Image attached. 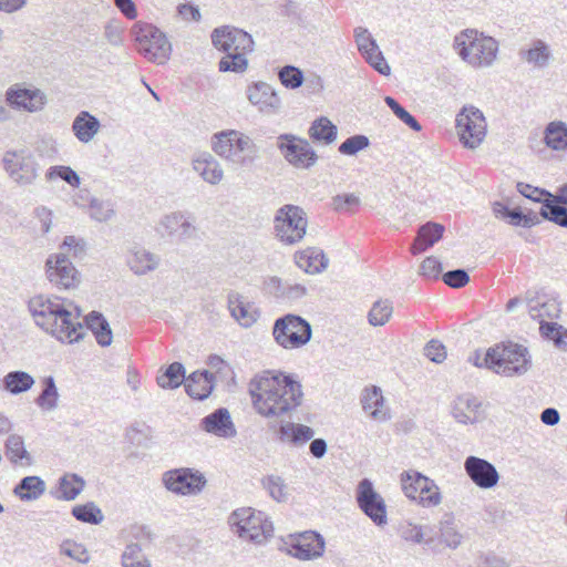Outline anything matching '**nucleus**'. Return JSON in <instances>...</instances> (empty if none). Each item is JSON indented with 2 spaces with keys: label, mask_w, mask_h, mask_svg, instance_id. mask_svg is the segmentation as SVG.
Listing matches in <instances>:
<instances>
[{
  "label": "nucleus",
  "mask_w": 567,
  "mask_h": 567,
  "mask_svg": "<svg viewBox=\"0 0 567 567\" xmlns=\"http://www.w3.org/2000/svg\"><path fill=\"white\" fill-rule=\"evenodd\" d=\"M61 553L68 557L75 559L79 563L85 564L89 561L90 556L87 550L83 547V545L73 543V542H64L61 545Z\"/></svg>",
  "instance_id": "obj_63"
},
{
  "label": "nucleus",
  "mask_w": 567,
  "mask_h": 567,
  "mask_svg": "<svg viewBox=\"0 0 567 567\" xmlns=\"http://www.w3.org/2000/svg\"><path fill=\"white\" fill-rule=\"evenodd\" d=\"M199 425L203 431L224 439L234 437L237 433L230 413L226 408H219L203 417Z\"/></svg>",
  "instance_id": "obj_24"
},
{
  "label": "nucleus",
  "mask_w": 567,
  "mask_h": 567,
  "mask_svg": "<svg viewBox=\"0 0 567 567\" xmlns=\"http://www.w3.org/2000/svg\"><path fill=\"white\" fill-rule=\"evenodd\" d=\"M455 127L461 144L476 150L485 140L487 123L483 112L474 105H464L455 117Z\"/></svg>",
  "instance_id": "obj_7"
},
{
  "label": "nucleus",
  "mask_w": 567,
  "mask_h": 567,
  "mask_svg": "<svg viewBox=\"0 0 567 567\" xmlns=\"http://www.w3.org/2000/svg\"><path fill=\"white\" fill-rule=\"evenodd\" d=\"M261 484L272 499L277 502H286L288 499L287 486L280 476H266L262 478Z\"/></svg>",
  "instance_id": "obj_49"
},
{
  "label": "nucleus",
  "mask_w": 567,
  "mask_h": 567,
  "mask_svg": "<svg viewBox=\"0 0 567 567\" xmlns=\"http://www.w3.org/2000/svg\"><path fill=\"white\" fill-rule=\"evenodd\" d=\"M474 364L504 377L523 375L530 368V355L520 344L501 343L489 348L483 359L476 355Z\"/></svg>",
  "instance_id": "obj_4"
},
{
  "label": "nucleus",
  "mask_w": 567,
  "mask_h": 567,
  "mask_svg": "<svg viewBox=\"0 0 567 567\" xmlns=\"http://www.w3.org/2000/svg\"><path fill=\"white\" fill-rule=\"evenodd\" d=\"M137 51L150 62L165 64L172 53L167 37L153 24H141L136 29Z\"/></svg>",
  "instance_id": "obj_9"
},
{
  "label": "nucleus",
  "mask_w": 567,
  "mask_h": 567,
  "mask_svg": "<svg viewBox=\"0 0 567 567\" xmlns=\"http://www.w3.org/2000/svg\"><path fill=\"white\" fill-rule=\"evenodd\" d=\"M205 476L193 468L181 467L163 474V484L172 493L179 495H194L203 491L206 485Z\"/></svg>",
  "instance_id": "obj_14"
},
{
  "label": "nucleus",
  "mask_w": 567,
  "mask_h": 567,
  "mask_svg": "<svg viewBox=\"0 0 567 567\" xmlns=\"http://www.w3.org/2000/svg\"><path fill=\"white\" fill-rule=\"evenodd\" d=\"M393 308L390 301L379 300L373 303L372 308L368 313L369 323L378 327L385 324L391 318Z\"/></svg>",
  "instance_id": "obj_48"
},
{
  "label": "nucleus",
  "mask_w": 567,
  "mask_h": 567,
  "mask_svg": "<svg viewBox=\"0 0 567 567\" xmlns=\"http://www.w3.org/2000/svg\"><path fill=\"white\" fill-rule=\"evenodd\" d=\"M84 487V481L76 474L64 475L60 480L59 492L61 498L66 501L75 499Z\"/></svg>",
  "instance_id": "obj_45"
},
{
  "label": "nucleus",
  "mask_w": 567,
  "mask_h": 567,
  "mask_svg": "<svg viewBox=\"0 0 567 567\" xmlns=\"http://www.w3.org/2000/svg\"><path fill=\"white\" fill-rule=\"evenodd\" d=\"M539 215L544 219L567 228V207L547 204L546 208H540Z\"/></svg>",
  "instance_id": "obj_57"
},
{
  "label": "nucleus",
  "mask_w": 567,
  "mask_h": 567,
  "mask_svg": "<svg viewBox=\"0 0 567 567\" xmlns=\"http://www.w3.org/2000/svg\"><path fill=\"white\" fill-rule=\"evenodd\" d=\"M424 354L435 363H441L446 359L444 344L435 339H432L426 343Z\"/></svg>",
  "instance_id": "obj_64"
},
{
  "label": "nucleus",
  "mask_w": 567,
  "mask_h": 567,
  "mask_svg": "<svg viewBox=\"0 0 567 567\" xmlns=\"http://www.w3.org/2000/svg\"><path fill=\"white\" fill-rule=\"evenodd\" d=\"M527 311L534 320L545 321L546 317L551 318L557 312V305L555 302H539L530 300L527 302Z\"/></svg>",
  "instance_id": "obj_55"
},
{
  "label": "nucleus",
  "mask_w": 567,
  "mask_h": 567,
  "mask_svg": "<svg viewBox=\"0 0 567 567\" xmlns=\"http://www.w3.org/2000/svg\"><path fill=\"white\" fill-rule=\"evenodd\" d=\"M100 121L86 111H81L72 123V132L81 143H90L99 133Z\"/></svg>",
  "instance_id": "obj_32"
},
{
  "label": "nucleus",
  "mask_w": 567,
  "mask_h": 567,
  "mask_svg": "<svg viewBox=\"0 0 567 567\" xmlns=\"http://www.w3.org/2000/svg\"><path fill=\"white\" fill-rule=\"evenodd\" d=\"M280 439L288 441L293 445H302L315 436V431L303 424L288 422L279 429Z\"/></svg>",
  "instance_id": "obj_36"
},
{
  "label": "nucleus",
  "mask_w": 567,
  "mask_h": 567,
  "mask_svg": "<svg viewBox=\"0 0 567 567\" xmlns=\"http://www.w3.org/2000/svg\"><path fill=\"white\" fill-rule=\"evenodd\" d=\"M192 168L209 185H218L224 178L220 163L208 152H199L192 158Z\"/></svg>",
  "instance_id": "obj_25"
},
{
  "label": "nucleus",
  "mask_w": 567,
  "mask_h": 567,
  "mask_svg": "<svg viewBox=\"0 0 567 567\" xmlns=\"http://www.w3.org/2000/svg\"><path fill=\"white\" fill-rule=\"evenodd\" d=\"M307 226V214L300 206L287 204L276 212L275 235L285 245L299 243L306 235Z\"/></svg>",
  "instance_id": "obj_6"
},
{
  "label": "nucleus",
  "mask_w": 567,
  "mask_h": 567,
  "mask_svg": "<svg viewBox=\"0 0 567 567\" xmlns=\"http://www.w3.org/2000/svg\"><path fill=\"white\" fill-rule=\"evenodd\" d=\"M213 374L207 371L193 372L185 383L187 394L195 400H205L213 391Z\"/></svg>",
  "instance_id": "obj_35"
},
{
  "label": "nucleus",
  "mask_w": 567,
  "mask_h": 567,
  "mask_svg": "<svg viewBox=\"0 0 567 567\" xmlns=\"http://www.w3.org/2000/svg\"><path fill=\"white\" fill-rule=\"evenodd\" d=\"M47 179L52 181L61 178L72 187H78L81 184V178L78 173L69 166H52L45 174Z\"/></svg>",
  "instance_id": "obj_54"
},
{
  "label": "nucleus",
  "mask_w": 567,
  "mask_h": 567,
  "mask_svg": "<svg viewBox=\"0 0 567 567\" xmlns=\"http://www.w3.org/2000/svg\"><path fill=\"white\" fill-rule=\"evenodd\" d=\"M6 456L14 464L19 461L27 460L30 463V455L24 447L22 436L11 434L6 441Z\"/></svg>",
  "instance_id": "obj_47"
},
{
  "label": "nucleus",
  "mask_w": 567,
  "mask_h": 567,
  "mask_svg": "<svg viewBox=\"0 0 567 567\" xmlns=\"http://www.w3.org/2000/svg\"><path fill=\"white\" fill-rule=\"evenodd\" d=\"M47 277L58 289H72L80 284V274L63 254L50 255L45 261Z\"/></svg>",
  "instance_id": "obj_16"
},
{
  "label": "nucleus",
  "mask_w": 567,
  "mask_h": 567,
  "mask_svg": "<svg viewBox=\"0 0 567 567\" xmlns=\"http://www.w3.org/2000/svg\"><path fill=\"white\" fill-rule=\"evenodd\" d=\"M229 524L238 536L245 540L260 543L271 532V523L264 513L250 507L238 508L229 516Z\"/></svg>",
  "instance_id": "obj_10"
},
{
  "label": "nucleus",
  "mask_w": 567,
  "mask_h": 567,
  "mask_svg": "<svg viewBox=\"0 0 567 567\" xmlns=\"http://www.w3.org/2000/svg\"><path fill=\"white\" fill-rule=\"evenodd\" d=\"M464 468L472 482L481 488H492L498 483L496 467L484 458L468 456L464 462Z\"/></svg>",
  "instance_id": "obj_22"
},
{
  "label": "nucleus",
  "mask_w": 567,
  "mask_h": 567,
  "mask_svg": "<svg viewBox=\"0 0 567 567\" xmlns=\"http://www.w3.org/2000/svg\"><path fill=\"white\" fill-rule=\"evenodd\" d=\"M444 226L437 223L427 221L420 227L417 236L411 247V251L414 255L425 251L434 244H436L444 234Z\"/></svg>",
  "instance_id": "obj_30"
},
{
  "label": "nucleus",
  "mask_w": 567,
  "mask_h": 567,
  "mask_svg": "<svg viewBox=\"0 0 567 567\" xmlns=\"http://www.w3.org/2000/svg\"><path fill=\"white\" fill-rule=\"evenodd\" d=\"M353 33L358 51L361 54L367 53L368 50L375 51L378 43L367 28L358 27L354 29Z\"/></svg>",
  "instance_id": "obj_60"
},
{
  "label": "nucleus",
  "mask_w": 567,
  "mask_h": 567,
  "mask_svg": "<svg viewBox=\"0 0 567 567\" xmlns=\"http://www.w3.org/2000/svg\"><path fill=\"white\" fill-rule=\"evenodd\" d=\"M545 143L554 151L567 148V125L561 121L550 122L545 128Z\"/></svg>",
  "instance_id": "obj_39"
},
{
  "label": "nucleus",
  "mask_w": 567,
  "mask_h": 567,
  "mask_svg": "<svg viewBox=\"0 0 567 567\" xmlns=\"http://www.w3.org/2000/svg\"><path fill=\"white\" fill-rule=\"evenodd\" d=\"M516 187H517V190L524 197H526L533 202L542 203L543 205H544L545 199H550V197H553L551 193H549L545 189L538 188V187H534L526 183L519 182V183H517Z\"/></svg>",
  "instance_id": "obj_62"
},
{
  "label": "nucleus",
  "mask_w": 567,
  "mask_h": 567,
  "mask_svg": "<svg viewBox=\"0 0 567 567\" xmlns=\"http://www.w3.org/2000/svg\"><path fill=\"white\" fill-rule=\"evenodd\" d=\"M185 380V368L179 362H173L164 373L157 377V384L163 389H176Z\"/></svg>",
  "instance_id": "obj_43"
},
{
  "label": "nucleus",
  "mask_w": 567,
  "mask_h": 567,
  "mask_svg": "<svg viewBox=\"0 0 567 567\" xmlns=\"http://www.w3.org/2000/svg\"><path fill=\"white\" fill-rule=\"evenodd\" d=\"M363 410L375 421H386L389 419L388 410L384 409V399L382 391L378 386L365 389L361 395Z\"/></svg>",
  "instance_id": "obj_31"
},
{
  "label": "nucleus",
  "mask_w": 567,
  "mask_h": 567,
  "mask_svg": "<svg viewBox=\"0 0 567 567\" xmlns=\"http://www.w3.org/2000/svg\"><path fill=\"white\" fill-rule=\"evenodd\" d=\"M416 501L423 507H434L441 504L442 496L439 486L432 480V485L419 491Z\"/></svg>",
  "instance_id": "obj_56"
},
{
  "label": "nucleus",
  "mask_w": 567,
  "mask_h": 567,
  "mask_svg": "<svg viewBox=\"0 0 567 567\" xmlns=\"http://www.w3.org/2000/svg\"><path fill=\"white\" fill-rule=\"evenodd\" d=\"M262 292L278 301L292 303L307 295V288L300 284L284 281L277 276H267L262 280Z\"/></svg>",
  "instance_id": "obj_21"
},
{
  "label": "nucleus",
  "mask_w": 567,
  "mask_h": 567,
  "mask_svg": "<svg viewBox=\"0 0 567 567\" xmlns=\"http://www.w3.org/2000/svg\"><path fill=\"white\" fill-rule=\"evenodd\" d=\"M123 567H151L148 560L137 544L126 546L122 555Z\"/></svg>",
  "instance_id": "obj_50"
},
{
  "label": "nucleus",
  "mask_w": 567,
  "mask_h": 567,
  "mask_svg": "<svg viewBox=\"0 0 567 567\" xmlns=\"http://www.w3.org/2000/svg\"><path fill=\"white\" fill-rule=\"evenodd\" d=\"M297 266L308 274H319L328 267L329 259L319 248H308L295 256Z\"/></svg>",
  "instance_id": "obj_34"
},
{
  "label": "nucleus",
  "mask_w": 567,
  "mask_h": 567,
  "mask_svg": "<svg viewBox=\"0 0 567 567\" xmlns=\"http://www.w3.org/2000/svg\"><path fill=\"white\" fill-rule=\"evenodd\" d=\"M85 326L83 328L91 330L96 342L101 347H109L112 343L113 333L105 317L97 311H92L84 317Z\"/></svg>",
  "instance_id": "obj_33"
},
{
  "label": "nucleus",
  "mask_w": 567,
  "mask_h": 567,
  "mask_svg": "<svg viewBox=\"0 0 567 567\" xmlns=\"http://www.w3.org/2000/svg\"><path fill=\"white\" fill-rule=\"evenodd\" d=\"M508 221L513 226L529 228L539 224V216L535 213L524 214L520 208H514L508 214Z\"/></svg>",
  "instance_id": "obj_59"
},
{
  "label": "nucleus",
  "mask_w": 567,
  "mask_h": 567,
  "mask_svg": "<svg viewBox=\"0 0 567 567\" xmlns=\"http://www.w3.org/2000/svg\"><path fill=\"white\" fill-rule=\"evenodd\" d=\"M158 233L178 243L193 239L197 235L194 218L185 212H173L164 215L158 223Z\"/></svg>",
  "instance_id": "obj_17"
},
{
  "label": "nucleus",
  "mask_w": 567,
  "mask_h": 567,
  "mask_svg": "<svg viewBox=\"0 0 567 567\" xmlns=\"http://www.w3.org/2000/svg\"><path fill=\"white\" fill-rule=\"evenodd\" d=\"M362 56L377 72L382 75H390L391 68L386 63L383 53L381 52L379 45L377 44L375 51L368 50L367 53H362Z\"/></svg>",
  "instance_id": "obj_58"
},
{
  "label": "nucleus",
  "mask_w": 567,
  "mask_h": 567,
  "mask_svg": "<svg viewBox=\"0 0 567 567\" xmlns=\"http://www.w3.org/2000/svg\"><path fill=\"white\" fill-rule=\"evenodd\" d=\"M227 307L231 317L244 328L251 327L260 316L255 303L248 301L237 291H230L228 293Z\"/></svg>",
  "instance_id": "obj_23"
},
{
  "label": "nucleus",
  "mask_w": 567,
  "mask_h": 567,
  "mask_svg": "<svg viewBox=\"0 0 567 567\" xmlns=\"http://www.w3.org/2000/svg\"><path fill=\"white\" fill-rule=\"evenodd\" d=\"M6 102L13 110L35 113L44 109L47 95L38 87L13 84L6 91Z\"/></svg>",
  "instance_id": "obj_18"
},
{
  "label": "nucleus",
  "mask_w": 567,
  "mask_h": 567,
  "mask_svg": "<svg viewBox=\"0 0 567 567\" xmlns=\"http://www.w3.org/2000/svg\"><path fill=\"white\" fill-rule=\"evenodd\" d=\"M159 261L158 255L151 252L140 245L132 246L126 255L127 267L137 276L154 271L159 266Z\"/></svg>",
  "instance_id": "obj_26"
},
{
  "label": "nucleus",
  "mask_w": 567,
  "mask_h": 567,
  "mask_svg": "<svg viewBox=\"0 0 567 567\" xmlns=\"http://www.w3.org/2000/svg\"><path fill=\"white\" fill-rule=\"evenodd\" d=\"M323 537L312 530L290 535L285 542L286 551L300 560H313L324 553Z\"/></svg>",
  "instance_id": "obj_15"
},
{
  "label": "nucleus",
  "mask_w": 567,
  "mask_h": 567,
  "mask_svg": "<svg viewBox=\"0 0 567 567\" xmlns=\"http://www.w3.org/2000/svg\"><path fill=\"white\" fill-rule=\"evenodd\" d=\"M358 507L379 527L388 524L386 505L383 497L374 489L369 478H363L357 486Z\"/></svg>",
  "instance_id": "obj_13"
},
{
  "label": "nucleus",
  "mask_w": 567,
  "mask_h": 567,
  "mask_svg": "<svg viewBox=\"0 0 567 567\" xmlns=\"http://www.w3.org/2000/svg\"><path fill=\"white\" fill-rule=\"evenodd\" d=\"M248 101L266 115H275L281 109V99L276 90L268 83L259 81L247 87Z\"/></svg>",
  "instance_id": "obj_20"
},
{
  "label": "nucleus",
  "mask_w": 567,
  "mask_h": 567,
  "mask_svg": "<svg viewBox=\"0 0 567 567\" xmlns=\"http://www.w3.org/2000/svg\"><path fill=\"white\" fill-rule=\"evenodd\" d=\"M452 47L457 56L473 69L492 66L499 51L496 39L470 28L455 34Z\"/></svg>",
  "instance_id": "obj_3"
},
{
  "label": "nucleus",
  "mask_w": 567,
  "mask_h": 567,
  "mask_svg": "<svg viewBox=\"0 0 567 567\" xmlns=\"http://www.w3.org/2000/svg\"><path fill=\"white\" fill-rule=\"evenodd\" d=\"M441 540L450 548H457L462 543V535L452 523L445 522L440 527Z\"/></svg>",
  "instance_id": "obj_61"
},
{
  "label": "nucleus",
  "mask_w": 567,
  "mask_h": 567,
  "mask_svg": "<svg viewBox=\"0 0 567 567\" xmlns=\"http://www.w3.org/2000/svg\"><path fill=\"white\" fill-rule=\"evenodd\" d=\"M42 383L43 389L40 395L35 399V404L42 411L50 412L58 408L60 394L53 377L50 375L44 378Z\"/></svg>",
  "instance_id": "obj_41"
},
{
  "label": "nucleus",
  "mask_w": 567,
  "mask_h": 567,
  "mask_svg": "<svg viewBox=\"0 0 567 567\" xmlns=\"http://www.w3.org/2000/svg\"><path fill=\"white\" fill-rule=\"evenodd\" d=\"M212 150L226 162L238 166H251L258 158V147L252 138L237 130H225L212 136Z\"/></svg>",
  "instance_id": "obj_5"
},
{
  "label": "nucleus",
  "mask_w": 567,
  "mask_h": 567,
  "mask_svg": "<svg viewBox=\"0 0 567 567\" xmlns=\"http://www.w3.org/2000/svg\"><path fill=\"white\" fill-rule=\"evenodd\" d=\"M402 489L406 497L416 501L419 491L425 486L432 485V480L419 472H405L401 477Z\"/></svg>",
  "instance_id": "obj_42"
},
{
  "label": "nucleus",
  "mask_w": 567,
  "mask_h": 567,
  "mask_svg": "<svg viewBox=\"0 0 567 567\" xmlns=\"http://www.w3.org/2000/svg\"><path fill=\"white\" fill-rule=\"evenodd\" d=\"M1 162L6 173L18 185H31L39 176V164L33 154L25 148L7 151Z\"/></svg>",
  "instance_id": "obj_11"
},
{
  "label": "nucleus",
  "mask_w": 567,
  "mask_h": 567,
  "mask_svg": "<svg viewBox=\"0 0 567 567\" xmlns=\"http://www.w3.org/2000/svg\"><path fill=\"white\" fill-rule=\"evenodd\" d=\"M276 146L285 161L297 169H309L318 161V155L309 142L297 135L280 134Z\"/></svg>",
  "instance_id": "obj_12"
},
{
  "label": "nucleus",
  "mask_w": 567,
  "mask_h": 567,
  "mask_svg": "<svg viewBox=\"0 0 567 567\" xmlns=\"http://www.w3.org/2000/svg\"><path fill=\"white\" fill-rule=\"evenodd\" d=\"M3 389L11 394H20L29 391L33 384L34 379L31 374L24 371H11L2 379Z\"/></svg>",
  "instance_id": "obj_38"
},
{
  "label": "nucleus",
  "mask_w": 567,
  "mask_h": 567,
  "mask_svg": "<svg viewBox=\"0 0 567 567\" xmlns=\"http://www.w3.org/2000/svg\"><path fill=\"white\" fill-rule=\"evenodd\" d=\"M249 51L230 52L219 61L218 69L220 72L243 73L247 70L248 61L246 54Z\"/></svg>",
  "instance_id": "obj_44"
},
{
  "label": "nucleus",
  "mask_w": 567,
  "mask_h": 567,
  "mask_svg": "<svg viewBox=\"0 0 567 567\" xmlns=\"http://www.w3.org/2000/svg\"><path fill=\"white\" fill-rule=\"evenodd\" d=\"M275 341L285 349L306 346L312 336L311 324L297 315L288 313L278 318L272 327Z\"/></svg>",
  "instance_id": "obj_8"
},
{
  "label": "nucleus",
  "mask_w": 567,
  "mask_h": 567,
  "mask_svg": "<svg viewBox=\"0 0 567 567\" xmlns=\"http://www.w3.org/2000/svg\"><path fill=\"white\" fill-rule=\"evenodd\" d=\"M482 402L472 394H464L453 403L452 414L462 424L475 423L481 419Z\"/></svg>",
  "instance_id": "obj_29"
},
{
  "label": "nucleus",
  "mask_w": 567,
  "mask_h": 567,
  "mask_svg": "<svg viewBox=\"0 0 567 567\" xmlns=\"http://www.w3.org/2000/svg\"><path fill=\"white\" fill-rule=\"evenodd\" d=\"M255 410L266 417H279L296 410L302 402L301 384L290 375L267 371L249 383Z\"/></svg>",
  "instance_id": "obj_1"
},
{
  "label": "nucleus",
  "mask_w": 567,
  "mask_h": 567,
  "mask_svg": "<svg viewBox=\"0 0 567 567\" xmlns=\"http://www.w3.org/2000/svg\"><path fill=\"white\" fill-rule=\"evenodd\" d=\"M212 41L216 49L225 53L252 51L254 40L244 30L230 27L217 28L212 33Z\"/></svg>",
  "instance_id": "obj_19"
},
{
  "label": "nucleus",
  "mask_w": 567,
  "mask_h": 567,
  "mask_svg": "<svg viewBox=\"0 0 567 567\" xmlns=\"http://www.w3.org/2000/svg\"><path fill=\"white\" fill-rule=\"evenodd\" d=\"M309 137L323 144H331L336 141L338 130L327 117H319L316 120L308 131Z\"/></svg>",
  "instance_id": "obj_40"
},
{
  "label": "nucleus",
  "mask_w": 567,
  "mask_h": 567,
  "mask_svg": "<svg viewBox=\"0 0 567 567\" xmlns=\"http://www.w3.org/2000/svg\"><path fill=\"white\" fill-rule=\"evenodd\" d=\"M70 303L54 296L38 295L28 302V310L34 323L56 340L66 343L79 342L85 336L81 312L69 309Z\"/></svg>",
  "instance_id": "obj_2"
},
{
  "label": "nucleus",
  "mask_w": 567,
  "mask_h": 567,
  "mask_svg": "<svg viewBox=\"0 0 567 567\" xmlns=\"http://www.w3.org/2000/svg\"><path fill=\"white\" fill-rule=\"evenodd\" d=\"M278 78L285 87L291 90L300 87L303 83L302 71L293 65L281 68L278 72Z\"/></svg>",
  "instance_id": "obj_52"
},
{
  "label": "nucleus",
  "mask_w": 567,
  "mask_h": 567,
  "mask_svg": "<svg viewBox=\"0 0 567 567\" xmlns=\"http://www.w3.org/2000/svg\"><path fill=\"white\" fill-rule=\"evenodd\" d=\"M45 492V483L39 476H27L14 487L13 493L21 501H35Z\"/></svg>",
  "instance_id": "obj_37"
},
{
  "label": "nucleus",
  "mask_w": 567,
  "mask_h": 567,
  "mask_svg": "<svg viewBox=\"0 0 567 567\" xmlns=\"http://www.w3.org/2000/svg\"><path fill=\"white\" fill-rule=\"evenodd\" d=\"M74 203L79 207L87 206L90 217L97 223H106L115 215L114 204L109 199H100L90 194H79Z\"/></svg>",
  "instance_id": "obj_28"
},
{
  "label": "nucleus",
  "mask_w": 567,
  "mask_h": 567,
  "mask_svg": "<svg viewBox=\"0 0 567 567\" xmlns=\"http://www.w3.org/2000/svg\"><path fill=\"white\" fill-rule=\"evenodd\" d=\"M540 333L544 338L554 341L557 347L567 346V330L556 322L542 321Z\"/></svg>",
  "instance_id": "obj_51"
},
{
  "label": "nucleus",
  "mask_w": 567,
  "mask_h": 567,
  "mask_svg": "<svg viewBox=\"0 0 567 567\" xmlns=\"http://www.w3.org/2000/svg\"><path fill=\"white\" fill-rule=\"evenodd\" d=\"M518 55L520 60L538 70L548 68L554 60L549 44L540 39L534 40L528 48L520 49Z\"/></svg>",
  "instance_id": "obj_27"
},
{
  "label": "nucleus",
  "mask_w": 567,
  "mask_h": 567,
  "mask_svg": "<svg viewBox=\"0 0 567 567\" xmlns=\"http://www.w3.org/2000/svg\"><path fill=\"white\" fill-rule=\"evenodd\" d=\"M72 515L80 522L93 525L100 524L104 518L102 511L93 502L74 506Z\"/></svg>",
  "instance_id": "obj_46"
},
{
  "label": "nucleus",
  "mask_w": 567,
  "mask_h": 567,
  "mask_svg": "<svg viewBox=\"0 0 567 567\" xmlns=\"http://www.w3.org/2000/svg\"><path fill=\"white\" fill-rule=\"evenodd\" d=\"M370 146V140L368 136L362 134H357L350 136L344 142L339 145V153L347 156H354L360 151H363Z\"/></svg>",
  "instance_id": "obj_53"
}]
</instances>
